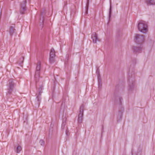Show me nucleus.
<instances>
[{"label":"nucleus","mask_w":155,"mask_h":155,"mask_svg":"<svg viewBox=\"0 0 155 155\" xmlns=\"http://www.w3.org/2000/svg\"><path fill=\"white\" fill-rule=\"evenodd\" d=\"M146 2L148 5H155V0H146Z\"/></svg>","instance_id":"10"},{"label":"nucleus","mask_w":155,"mask_h":155,"mask_svg":"<svg viewBox=\"0 0 155 155\" xmlns=\"http://www.w3.org/2000/svg\"><path fill=\"white\" fill-rule=\"evenodd\" d=\"M49 61L51 64L54 63L55 61V58L49 57Z\"/></svg>","instance_id":"13"},{"label":"nucleus","mask_w":155,"mask_h":155,"mask_svg":"<svg viewBox=\"0 0 155 155\" xmlns=\"http://www.w3.org/2000/svg\"><path fill=\"white\" fill-rule=\"evenodd\" d=\"M40 144L42 146H44L45 144V142L42 140H41L40 141Z\"/></svg>","instance_id":"20"},{"label":"nucleus","mask_w":155,"mask_h":155,"mask_svg":"<svg viewBox=\"0 0 155 155\" xmlns=\"http://www.w3.org/2000/svg\"><path fill=\"white\" fill-rule=\"evenodd\" d=\"M142 48L141 47H134L133 48V50L135 53H140L141 52Z\"/></svg>","instance_id":"9"},{"label":"nucleus","mask_w":155,"mask_h":155,"mask_svg":"<svg viewBox=\"0 0 155 155\" xmlns=\"http://www.w3.org/2000/svg\"><path fill=\"white\" fill-rule=\"evenodd\" d=\"M111 13V6H110V10H109V18L110 17Z\"/></svg>","instance_id":"21"},{"label":"nucleus","mask_w":155,"mask_h":155,"mask_svg":"<svg viewBox=\"0 0 155 155\" xmlns=\"http://www.w3.org/2000/svg\"><path fill=\"white\" fill-rule=\"evenodd\" d=\"M55 54H50V57H55Z\"/></svg>","instance_id":"22"},{"label":"nucleus","mask_w":155,"mask_h":155,"mask_svg":"<svg viewBox=\"0 0 155 155\" xmlns=\"http://www.w3.org/2000/svg\"><path fill=\"white\" fill-rule=\"evenodd\" d=\"M133 79L131 78L129 79V86L130 89V90H131L133 88L134 86V81L133 80Z\"/></svg>","instance_id":"7"},{"label":"nucleus","mask_w":155,"mask_h":155,"mask_svg":"<svg viewBox=\"0 0 155 155\" xmlns=\"http://www.w3.org/2000/svg\"><path fill=\"white\" fill-rule=\"evenodd\" d=\"M138 30L141 32L146 34L148 32V25L147 23L144 21L140 20L137 25Z\"/></svg>","instance_id":"1"},{"label":"nucleus","mask_w":155,"mask_h":155,"mask_svg":"<svg viewBox=\"0 0 155 155\" xmlns=\"http://www.w3.org/2000/svg\"><path fill=\"white\" fill-rule=\"evenodd\" d=\"M83 113H79L78 116V122L79 123H81L83 120Z\"/></svg>","instance_id":"11"},{"label":"nucleus","mask_w":155,"mask_h":155,"mask_svg":"<svg viewBox=\"0 0 155 155\" xmlns=\"http://www.w3.org/2000/svg\"><path fill=\"white\" fill-rule=\"evenodd\" d=\"M135 41L138 44H141L144 41L143 36L136 34L135 36Z\"/></svg>","instance_id":"3"},{"label":"nucleus","mask_w":155,"mask_h":155,"mask_svg":"<svg viewBox=\"0 0 155 155\" xmlns=\"http://www.w3.org/2000/svg\"><path fill=\"white\" fill-rule=\"evenodd\" d=\"M97 72H98V73L99 71H97L96 73H97Z\"/></svg>","instance_id":"24"},{"label":"nucleus","mask_w":155,"mask_h":155,"mask_svg":"<svg viewBox=\"0 0 155 155\" xmlns=\"http://www.w3.org/2000/svg\"><path fill=\"white\" fill-rule=\"evenodd\" d=\"M89 3V0H87V2L86 6V14H87V11L88 10V9Z\"/></svg>","instance_id":"16"},{"label":"nucleus","mask_w":155,"mask_h":155,"mask_svg":"<svg viewBox=\"0 0 155 155\" xmlns=\"http://www.w3.org/2000/svg\"><path fill=\"white\" fill-rule=\"evenodd\" d=\"M41 69V63L39 61L38 62L36 67L35 74V80L36 82L38 81L40 76V70Z\"/></svg>","instance_id":"2"},{"label":"nucleus","mask_w":155,"mask_h":155,"mask_svg":"<svg viewBox=\"0 0 155 155\" xmlns=\"http://www.w3.org/2000/svg\"><path fill=\"white\" fill-rule=\"evenodd\" d=\"M15 84L12 80L11 79L8 81V83L7 85V89L8 93H10L12 92L15 87Z\"/></svg>","instance_id":"4"},{"label":"nucleus","mask_w":155,"mask_h":155,"mask_svg":"<svg viewBox=\"0 0 155 155\" xmlns=\"http://www.w3.org/2000/svg\"><path fill=\"white\" fill-rule=\"evenodd\" d=\"M42 91L41 89L40 90H39V92L37 96L36 97V99L37 101V104L39 105L40 104V102L41 100V98L40 97L41 93H42Z\"/></svg>","instance_id":"8"},{"label":"nucleus","mask_w":155,"mask_h":155,"mask_svg":"<svg viewBox=\"0 0 155 155\" xmlns=\"http://www.w3.org/2000/svg\"><path fill=\"white\" fill-rule=\"evenodd\" d=\"M22 59L23 60H24V58H22Z\"/></svg>","instance_id":"25"},{"label":"nucleus","mask_w":155,"mask_h":155,"mask_svg":"<svg viewBox=\"0 0 155 155\" xmlns=\"http://www.w3.org/2000/svg\"><path fill=\"white\" fill-rule=\"evenodd\" d=\"M15 29H14V27L12 26H11L9 28V32L11 35H12V34L14 33Z\"/></svg>","instance_id":"12"},{"label":"nucleus","mask_w":155,"mask_h":155,"mask_svg":"<svg viewBox=\"0 0 155 155\" xmlns=\"http://www.w3.org/2000/svg\"><path fill=\"white\" fill-rule=\"evenodd\" d=\"M50 54H55V50L53 48H51Z\"/></svg>","instance_id":"17"},{"label":"nucleus","mask_w":155,"mask_h":155,"mask_svg":"<svg viewBox=\"0 0 155 155\" xmlns=\"http://www.w3.org/2000/svg\"><path fill=\"white\" fill-rule=\"evenodd\" d=\"M22 150V148L20 146H18L16 148V153H19Z\"/></svg>","instance_id":"14"},{"label":"nucleus","mask_w":155,"mask_h":155,"mask_svg":"<svg viewBox=\"0 0 155 155\" xmlns=\"http://www.w3.org/2000/svg\"><path fill=\"white\" fill-rule=\"evenodd\" d=\"M66 124L65 121L63 120L62 123V124L61 127L62 129H64V128Z\"/></svg>","instance_id":"18"},{"label":"nucleus","mask_w":155,"mask_h":155,"mask_svg":"<svg viewBox=\"0 0 155 155\" xmlns=\"http://www.w3.org/2000/svg\"><path fill=\"white\" fill-rule=\"evenodd\" d=\"M26 0L23 1L21 4V7L20 8V13L23 14L26 10Z\"/></svg>","instance_id":"5"},{"label":"nucleus","mask_w":155,"mask_h":155,"mask_svg":"<svg viewBox=\"0 0 155 155\" xmlns=\"http://www.w3.org/2000/svg\"><path fill=\"white\" fill-rule=\"evenodd\" d=\"M91 38L92 39L93 42L94 43H96L97 41H99L97 35L95 32L93 33L92 34Z\"/></svg>","instance_id":"6"},{"label":"nucleus","mask_w":155,"mask_h":155,"mask_svg":"<svg viewBox=\"0 0 155 155\" xmlns=\"http://www.w3.org/2000/svg\"><path fill=\"white\" fill-rule=\"evenodd\" d=\"M84 106L83 104H82L80 108V113H83V114Z\"/></svg>","instance_id":"15"},{"label":"nucleus","mask_w":155,"mask_h":155,"mask_svg":"<svg viewBox=\"0 0 155 155\" xmlns=\"http://www.w3.org/2000/svg\"><path fill=\"white\" fill-rule=\"evenodd\" d=\"M120 103H121V100L120 99Z\"/></svg>","instance_id":"23"},{"label":"nucleus","mask_w":155,"mask_h":155,"mask_svg":"<svg viewBox=\"0 0 155 155\" xmlns=\"http://www.w3.org/2000/svg\"><path fill=\"white\" fill-rule=\"evenodd\" d=\"M44 21V19H43V18H42L41 21H40V26L41 28H42L43 27V22Z\"/></svg>","instance_id":"19"}]
</instances>
